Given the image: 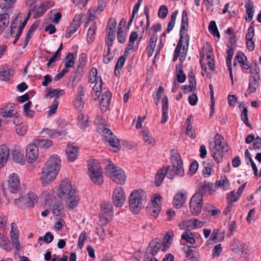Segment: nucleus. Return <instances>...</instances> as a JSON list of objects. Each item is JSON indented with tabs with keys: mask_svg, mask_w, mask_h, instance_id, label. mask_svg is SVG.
<instances>
[{
	"mask_svg": "<svg viewBox=\"0 0 261 261\" xmlns=\"http://www.w3.org/2000/svg\"><path fill=\"white\" fill-rule=\"evenodd\" d=\"M61 160L57 154L51 155L46 162L41 172V184L45 186L53 182L60 170Z\"/></svg>",
	"mask_w": 261,
	"mask_h": 261,
	"instance_id": "obj_1",
	"label": "nucleus"
},
{
	"mask_svg": "<svg viewBox=\"0 0 261 261\" xmlns=\"http://www.w3.org/2000/svg\"><path fill=\"white\" fill-rule=\"evenodd\" d=\"M60 190L59 196L66 201L69 208L73 209L77 205L80 198L75 188L72 186L68 179H64L61 181Z\"/></svg>",
	"mask_w": 261,
	"mask_h": 261,
	"instance_id": "obj_2",
	"label": "nucleus"
},
{
	"mask_svg": "<svg viewBox=\"0 0 261 261\" xmlns=\"http://www.w3.org/2000/svg\"><path fill=\"white\" fill-rule=\"evenodd\" d=\"M88 174L91 180L95 184L100 185L103 181L102 171L99 163L91 160L88 163Z\"/></svg>",
	"mask_w": 261,
	"mask_h": 261,
	"instance_id": "obj_3",
	"label": "nucleus"
},
{
	"mask_svg": "<svg viewBox=\"0 0 261 261\" xmlns=\"http://www.w3.org/2000/svg\"><path fill=\"white\" fill-rule=\"evenodd\" d=\"M105 174L116 184L122 185L124 184L125 181V175L124 171L117 168L113 163H109L107 166Z\"/></svg>",
	"mask_w": 261,
	"mask_h": 261,
	"instance_id": "obj_4",
	"label": "nucleus"
},
{
	"mask_svg": "<svg viewBox=\"0 0 261 261\" xmlns=\"http://www.w3.org/2000/svg\"><path fill=\"white\" fill-rule=\"evenodd\" d=\"M146 198L144 191L138 189L132 192V213L138 214L143 207L142 201Z\"/></svg>",
	"mask_w": 261,
	"mask_h": 261,
	"instance_id": "obj_5",
	"label": "nucleus"
},
{
	"mask_svg": "<svg viewBox=\"0 0 261 261\" xmlns=\"http://www.w3.org/2000/svg\"><path fill=\"white\" fill-rule=\"evenodd\" d=\"M37 201V197L34 193H29L15 199V204L22 209L33 207Z\"/></svg>",
	"mask_w": 261,
	"mask_h": 261,
	"instance_id": "obj_6",
	"label": "nucleus"
},
{
	"mask_svg": "<svg viewBox=\"0 0 261 261\" xmlns=\"http://www.w3.org/2000/svg\"><path fill=\"white\" fill-rule=\"evenodd\" d=\"M170 159L174 174L179 176H182L185 174L182 167V161L177 150L174 149L171 150Z\"/></svg>",
	"mask_w": 261,
	"mask_h": 261,
	"instance_id": "obj_7",
	"label": "nucleus"
},
{
	"mask_svg": "<svg viewBox=\"0 0 261 261\" xmlns=\"http://www.w3.org/2000/svg\"><path fill=\"white\" fill-rule=\"evenodd\" d=\"M113 216V206L110 202H103L101 204L99 221L102 225H107Z\"/></svg>",
	"mask_w": 261,
	"mask_h": 261,
	"instance_id": "obj_8",
	"label": "nucleus"
},
{
	"mask_svg": "<svg viewBox=\"0 0 261 261\" xmlns=\"http://www.w3.org/2000/svg\"><path fill=\"white\" fill-rule=\"evenodd\" d=\"M203 205V198L198 193H195L190 201V210L192 215L196 216L201 212Z\"/></svg>",
	"mask_w": 261,
	"mask_h": 261,
	"instance_id": "obj_9",
	"label": "nucleus"
},
{
	"mask_svg": "<svg viewBox=\"0 0 261 261\" xmlns=\"http://www.w3.org/2000/svg\"><path fill=\"white\" fill-rule=\"evenodd\" d=\"M210 149L215 161L220 163L222 161L223 154L228 151V147L225 143H223V145H218V146L211 143Z\"/></svg>",
	"mask_w": 261,
	"mask_h": 261,
	"instance_id": "obj_10",
	"label": "nucleus"
},
{
	"mask_svg": "<svg viewBox=\"0 0 261 261\" xmlns=\"http://www.w3.org/2000/svg\"><path fill=\"white\" fill-rule=\"evenodd\" d=\"M161 199V196L159 194H155L151 204L147 207L148 213L154 218L158 216L161 211V206L159 203Z\"/></svg>",
	"mask_w": 261,
	"mask_h": 261,
	"instance_id": "obj_11",
	"label": "nucleus"
},
{
	"mask_svg": "<svg viewBox=\"0 0 261 261\" xmlns=\"http://www.w3.org/2000/svg\"><path fill=\"white\" fill-rule=\"evenodd\" d=\"M112 201L116 207H121L125 201V196L121 187L116 188L113 192Z\"/></svg>",
	"mask_w": 261,
	"mask_h": 261,
	"instance_id": "obj_12",
	"label": "nucleus"
},
{
	"mask_svg": "<svg viewBox=\"0 0 261 261\" xmlns=\"http://www.w3.org/2000/svg\"><path fill=\"white\" fill-rule=\"evenodd\" d=\"M102 134L105 137V142L109 143L110 145L113 147L118 148L119 143L118 140L114 136L112 131L106 127L101 129Z\"/></svg>",
	"mask_w": 261,
	"mask_h": 261,
	"instance_id": "obj_13",
	"label": "nucleus"
},
{
	"mask_svg": "<svg viewBox=\"0 0 261 261\" xmlns=\"http://www.w3.org/2000/svg\"><path fill=\"white\" fill-rule=\"evenodd\" d=\"M163 244L154 241H151L147 248L144 255V259H149L150 257H153L160 250L162 249Z\"/></svg>",
	"mask_w": 261,
	"mask_h": 261,
	"instance_id": "obj_14",
	"label": "nucleus"
},
{
	"mask_svg": "<svg viewBox=\"0 0 261 261\" xmlns=\"http://www.w3.org/2000/svg\"><path fill=\"white\" fill-rule=\"evenodd\" d=\"M169 170V167H163L158 171L155 177V184L157 186H160L166 174H167L168 178L172 179L173 178V175L171 173L172 169L168 171Z\"/></svg>",
	"mask_w": 261,
	"mask_h": 261,
	"instance_id": "obj_15",
	"label": "nucleus"
},
{
	"mask_svg": "<svg viewBox=\"0 0 261 261\" xmlns=\"http://www.w3.org/2000/svg\"><path fill=\"white\" fill-rule=\"evenodd\" d=\"M130 35L129 36L128 38V43L127 45V47H126L124 54L120 56L115 65V69L114 71V74L116 76H118L120 74V71L119 70V69H121L125 61L126 58L127 57L128 54H129V51L130 50Z\"/></svg>",
	"mask_w": 261,
	"mask_h": 261,
	"instance_id": "obj_16",
	"label": "nucleus"
},
{
	"mask_svg": "<svg viewBox=\"0 0 261 261\" xmlns=\"http://www.w3.org/2000/svg\"><path fill=\"white\" fill-rule=\"evenodd\" d=\"M97 71L96 68L93 67L91 68L90 72V75L91 77H93L94 81H99V84L98 85V87L94 86L93 88V91L96 93L97 95V97H95L94 99L95 100H97L99 98V96L101 94V92H102V81L101 76L97 77Z\"/></svg>",
	"mask_w": 261,
	"mask_h": 261,
	"instance_id": "obj_17",
	"label": "nucleus"
},
{
	"mask_svg": "<svg viewBox=\"0 0 261 261\" xmlns=\"http://www.w3.org/2000/svg\"><path fill=\"white\" fill-rule=\"evenodd\" d=\"M38 156V148L34 143L28 145L26 149V158L31 163L34 162Z\"/></svg>",
	"mask_w": 261,
	"mask_h": 261,
	"instance_id": "obj_18",
	"label": "nucleus"
},
{
	"mask_svg": "<svg viewBox=\"0 0 261 261\" xmlns=\"http://www.w3.org/2000/svg\"><path fill=\"white\" fill-rule=\"evenodd\" d=\"M8 189L12 193H16L20 186V181L18 175L16 173L11 174L8 180Z\"/></svg>",
	"mask_w": 261,
	"mask_h": 261,
	"instance_id": "obj_19",
	"label": "nucleus"
},
{
	"mask_svg": "<svg viewBox=\"0 0 261 261\" xmlns=\"http://www.w3.org/2000/svg\"><path fill=\"white\" fill-rule=\"evenodd\" d=\"M67 159L69 161H75L79 154V148L73 144H68L66 148Z\"/></svg>",
	"mask_w": 261,
	"mask_h": 261,
	"instance_id": "obj_20",
	"label": "nucleus"
},
{
	"mask_svg": "<svg viewBox=\"0 0 261 261\" xmlns=\"http://www.w3.org/2000/svg\"><path fill=\"white\" fill-rule=\"evenodd\" d=\"M15 105L10 103L0 109V115L3 117H11L14 116L16 112L15 111Z\"/></svg>",
	"mask_w": 261,
	"mask_h": 261,
	"instance_id": "obj_21",
	"label": "nucleus"
},
{
	"mask_svg": "<svg viewBox=\"0 0 261 261\" xmlns=\"http://www.w3.org/2000/svg\"><path fill=\"white\" fill-rule=\"evenodd\" d=\"M111 97L112 94L109 91L107 90L101 94L99 102L102 111H106L107 107L109 105Z\"/></svg>",
	"mask_w": 261,
	"mask_h": 261,
	"instance_id": "obj_22",
	"label": "nucleus"
},
{
	"mask_svg": "<svg viewBox=\"0 0 261 261\" xmlns=\"http://www.w3.org/2000/svg\"><path fill=\"white\" fill-rule=\"evenodd\" d=\"M117 21L115 18L111 17L109 19L107 27V37L115 38L116 29Z\"/></svg>",
	"mask_w": 261,
	"mask_h": 261,
	"instance_id": "obj_23",
	"label": "nucleus"
},
{
	"mask_svg": "<svg viewBox=\"0 0 261 261\" xmlns=\"http://www.w3.org/2000/svg\"><path fill=\"white\" fill-rule=\"evenodd\" d=\"M245 7L246 9V14L247 15L245 17V20L247 22H250L253 18L254 13V5L251 0H246L245 2Z\"/></svg>",
	"mask_w": 261,
	"mask_h": 261,
	"instance_id": "obj_24",
	"label": "nucleus"
},
{
	"mask_svg": "<svg viewBox=\"0 0 261 261\" xmlns=\"http://www.w3.org/2000/svg\"><path fill=\"white\" fill-rule=\"evenodd\" d=\"M9 156V149L6 144H3L0 147V168L3 167Z\"/></svg>",
	"mask_w": 261,
	"mask_h": 261,
	"instance_id": "obj_25",
	"label": "nucleus"
},
{
	"mask_svg": "<svg viewBox=\"0 0 261 261\" xmlns=\"http://www.w3.org/2000/svg\"><path fill=\"white\" fill-rule=\"evenodd\" d=\"M187 199L186 194L179 192L177 193L174 197L173 203L175 207L177 208H181Z\"/></svg>",
	"mask_w": 261,
	"mask_h": 261,
	"instance_id": "obj_26",
	"label": "nucleus"
},
{
	"mask_svg": "<svg viewBox=\"0 0 261 261\" xmlns=\"http://www.w3.org/2000/svg\"><path fill=\"white\" fill-rule=\"evenodd\" d=\"M13 160L19 163H23V152L19 146H14L12 149Z\"/></svg>",
	"mask_w": 261,
	"mask_h": 261,
	"instance_id": "obj_27",
	"label": "nucleus"
},
{
	"mask_svg": "<svg viewBox=\"0 0 261 261\" xmlns=\"http://www.w3.org/2000/svg\"><path fill=\"white\" fill-rule=\"evenodd\" d=\"M212 186V184L210 182H201L199 184L198 191L195 193L199 194L203 198L204 195L211 192L213 189Z\"/></svg>",
	"mask_w": 261,
	"mask_h": 261,
	"instance_id": "obj_28",
	"label": "nucleus"
},
{
	"mask_svg": "<svg viewBox=\"0 0 261 261\" xmlns=\"http://www.w3.org/2000/svg\"><path fill=\"white\" fill-rule=\"evenodd\" d=\"M162 117L161 121V123H165L168 118V99L167 96H165L162 99Z\"/></svg>",
	"mask_w": 261,
	"mask_h": 261,
	"instance_id": "obj_29",
	"label": "nucleus"
},
{
	"mask_svg": "<svg viewBox=\"0 0 261 261\" xmlns=\"http://www.w3.org/2000/svg\"><path fill=\"white\" fill-rule=\"evenodd\" d=\"M34 144L37 148L47 149L53 145L51 140L46 139H37L34 141Z\"/></svg>",
	"mask_w": 261,
	"mask_h": 261,
	"instance_id": "obj_30",
	"label": "nucleus"
},
{
	"mask_svg": "<svg viewBox=\"0 0 261 261\" xmlns=\"http://www.w3.org/2000/svg\"><path fill=\"white\" fill-rule=\"evenodd\" d=\"M259 75L253 76L250 75L249 80V90L251 92L256 91V88L258 86Z\"/></svg>",
	"mask_w": 261,
	"mask_h": 261,
	"instance_id": "obj_31",
	"label": "nucleus"
},
{
	"mask_svg": "<svg viewBox=\"0 0 261 261\" xmlns=\"http://www.w3.org/2000/svg\"><path fill=\"white\" fill-rule=\"evenodd\" d=\"M196 248L194 246H187L182 248V250L186 254V257L192 258L193 261H197V258L194 257V252L196 251Z\"/></svg>",
	"mask_w": 261,
	"mask_h": 261,
	"instance_id": "obj_32",
	"label": "nucleus"
},
{
	"mask_svg": "<svg viewBox=\"0 0 261 261\" xmlns=\"http://www.w3.org/2000/svg\"><path fill=\"white\" fill-rule=\"evenodd\" d=\"M13 74V71L8 66L4 67L0 71V79L2 81L9 80L10 77Z\"/></svg>",
	"mask_w": 261,
	"mask_h": 261,
	"instance_id": "obj_33",
	"label": "nucleus"
},
{
	"mask_svg": "<svg viewBox=\"0 0 261 261\" xmlns=\"http://www.w3.org/2000/svg\"><path fill=\"white\" fill-rule=\"evenodd\" d=\"M0 247L6 251H10L12 246L8 238L0 233Z\"/></svg>",
	"mask_w": 261,
	"mask_h": 261,
	"instance_id": "obj_34",
	"label": "nucleus"
},
{
	"mask_svg": "<svg viewBox=\"0 0 261 261\" xmlns=\"http://www.w3.org/2000/svg\"><path fill=\"white\" fill-rule=\"evenodd\" d=\"M9 15L5 13L0 15V34H2L7 27L9 22Z\"/></svg>",
	"mask_w": 261,
	"mask_h": 261,
	"instance_id": "obj_35",
	"label": "nucleus"
},
{
	"mask_svg": "<svg viewBox=\"0 0 261 261\" xmlns=\"http://www.w3.org/2000/svg\"><path fill=\"white\" fill-rule=\"evenodd\" d=\"M173 235L174 234L173 231H168L166 233L163 239V244L164 245V249H162V251H166V247L167 248H169L170 245L172 242Z\"/></svg>",
	"mask_w": 261,
	"mask_h": 261,
	"instance_id": "obj_36",
	"label": "nucleus"
},
{
	"mask_svg": "<svg viewBox=\"0 0 261 261\" xmlns=\"http://www.w3.org/2000/svg\"><path fill=\"white\" fill-rule=\"evenodd\" d=\"M245 158L247 164H248V162H249L251 164L252 169L254 171V174L255 176H257L258 175V169L257 168L253 161L251 157L250 153L248 149H246L245 151Z\"/></svg>",
	"mask_w": 261,
	"mask_h": 261,
	"instance_id": "obj_37",
	"label": "nucleus"
},
{
	"mask_svg": "<svg viewBox=\"0 0 261 261\" xmlns=\"http://www.w3.org/2000/svg\"><path fill=\"white\" fill-rule=\"evenodd\" d=\"M88 116L81 114L78 116V125L81 128H85L88 126Z\"/></svg>",
	"mask_w": 261,
	"mask_h": 261,
	"instance_id": "obj_38",
	"label": "nucleus"
},
{
	"mask_svg": "<svg viewBox=\"0 0 261 261\" xmlns=\"http://www.w3.org/2000/svg\"><path fill=\"white\" fill-rule=\"evenodd\" d=\"M208 31L214 36H216L218 38H220V35L215 21L213 20L210 22L208 26Z\"/></svg>",
	"mask_w": 261,
	"mask_h": 261,
	"instance_id": "obj_39",
	"label": "nucleus"
},
{
	"mask_svg": "<svg viewBox=\"0 0 261 261\" xmlns=\"http://www.w3.org/2000/svg\"><path fill=\"white\" fill-rule=\"evenodd\" d=\"M64 94V90L61 89H49L48 90L47 95L50 97V98L56 97V99H57L60 96L63 95Z\"/></svg>",
	"mask_w": 261,
	"mask_h": 261,
	"instance_id": "obj_40",
	"label": "nucleus"
},
{
	"mask_svg": "<svg viewBox=\"0 0 261 261\" xmlns=\"http://www.w3.org/2000/svg\"><path fill=\"white\" fill-rule=\"evenodd\" d=\"M96 31V26L95 24H92L89 29L87 33V41L89 43L93 42Z\"/></svg>",
	"mask_w": 261,
	"mask_h": 261,
	"instance_id": "obj_41",
	"label": "nucleus"
},
{
	"mask_svg": "<svg viewBox=\"0 0 261 261\" xmlns=\"http://www.w3.org/2000/svg\"><path fill=\"white\" fill-rule=\"evenodd\" d=\"M63 204L61 202H57L53 206V214L56 216H60L62 214Z\"/></svg>",
	"mask_w": 261,
	"mask_h": 261,
	"instance_id": "obj_42",
	"label": "nucleus"
},
{
	"mask_svg": "<svg viewBox=\"0 0 261 261\" xmlns=\"http://www.w3.org/2000/svg\"><path fill=\"white\" fill-rule=\"evenodd\" d=\"M32 11L34 13L33 18L35 19L41 17L46 11L45 9H43L41 5L39 7L34 6Z\"/></svg>",
	"mask_w": 261,
	"mask_h": 261,
	"instance_id": "obj_43",
	"label": "nucleus"
},
{
	"mask_svg": "<svg viewBox=\"0 0 261 261\" xmlns=\"http://www.w3.org/2000/svg\"><path fill=\"white\" fill-rule=\"evenodd\" d=\"M157 40V37L155 36H152L150 38L149 40V45L148 48V56H151L155 47L156 42Z\"/></svg>",
	"mask_w": 261,
	"mask_h": 261,
	"instance_id": "obj_44",
	"label": "nucleus"
},
{
	"mask_svg": "<svg viewBox=\"0 0 261 261\" xmlns=\"http://www.w3.org/2000/svg\"><path fill=\"white\" fill-rule=\"evenodd\" d=\"M66 60L65 62V66L66 68H70L73 66L74 64V58L72 53H68L65 57Z\"/></svg>",
	"mask_w": 261,
	"mask_h": 261,
	"instance_id": "obj_45",
	"label": "nucleus"
},
{
	"mask_svg": "<svg viewBox=\"0 0 261 261\" xmlns=\"http://www.w3.org/2000/svg\"><path fill=\"white\" fill-rule=\"evenodd\" d=\"M216 185L218 187H222L224 190H227L229 186V182L226 176H223L216 181Z\"/></svg>",
	"mask_w": 261,
	"mask_h": 261,
	"instance_id": "obj_46",
	"label": "nucleus"
},
{
	"mask_svg": "<svg viewBox=\"0 0 261 261\" xmlns=\"http://www.w3.org/2000/svg\"><path fill=\"white\" fill-rule=\"evenodd\" d=\"M141 134L145 143L148 144H151L152 143L153 139L151 137V134L149 130H142Z\"/></svg>",
	"mask_w": 261,
	"mask_h": 261,
	"instance_id": "obj_47",
	"label": "nucleus"
},
{
	"mask_svg": "<svg viewBox=\"0 0 261 261\" xmlns=\"http://www.w3.org/2000/svg\"><path fill=\"white\" fill-rule=\"evenodd\" d=\"M176 78L177 82L182 83L186 79V74L184 73L183 70L181 67L176 69Z\"/></svg>",
	"mask_w": 261,
	"mask_h": 261,
	"instance_id": "obj_48",
	"label": "nucleus"
},
{
	"mask_svg": "<svg viewBox=\"0 0 261 261\" xmlns=\"http://www.w3.org/2000/svg\"><path fill=\"white\" fill-rule=\"evenodd\" d=\"M45 131L49 135L54 138H58L62 136H65L66 134L65 130H63L61 132L55 129L49 130L48 129H46Z\"/></svg>",
	"mask_w": 261,
	"mask_h": 261,
	"instance_id": "obj_49",
	"label": "nucleus"
},
{
	"mask_svg": "<svg viewBox=\"0 0 261 261\" xmlns=\"http://www.w3.org/2000/svg\"><path fill=\"white\" fill-rule=\"evenodd\" d=\"M181 237V239L186 240L187 242L191 244L195 243V240L192 233L189 234L188 232H184L182 234Z\"/></svg>",
	"mask_w": 261,
	"mask_h": 261,
	"instance_id": "obj_50",
	"label": "nucleus"
},
{
	"mask_svg": "<svg viewBox=\"0 0 261 261\" xmlns=\"http://www.w3.org/2000/svg\"><path fill=\"white\" fill-rule=\"evenodd\" d=\"M11 239L12 240V242L15 247L16 250L17 251L20 250V243L18 241V235L17 232L10 233Z\"/></svg>",
	"mask_w": 261,
	"mask_h": 261,
	"instance_id": "obj_51",
	"label": "nucleus"
},
{
	"mask_svg": "<svg viewBox=\"0 0 261 261\" xmlns=\"http://www.w3.org/2000/svg\"><path fill=\"white\" fill-rule=\"evenodd\" d=\"M16 0H3L0 2V8L2 9H8L15 3Z\"/></svg>",
	"mask_w": 261,
	"mask_h": 261,
	"instance_id": "obj_52",
	"label": "nucleus"
},
{
	"mask_svg": "<svg viewBox=\"0 0 261 261\" xmlns=\"http://www.w3.org/2000/svg\"><path fill=\"white\" fill-rule=\"evenodd\" d=\"M54 240V236L50 232H46L43 237H40L38 239V242L40 241L43 240L46 243L51 242Z\"/></svg>",
	"mask_w": 261,
	"mask_h": 261,
	"instance_id": "obj_53",
	"label": "nucleus"
},
{
	"mask_svg": "<svg viewBox=\"0 0 261 261\" xmlns=\"http://www.w3.org/2000/svg\"><path fill=\"white\" fill-rule=\"evenodd\" d=\"M79 28L74 24H71L70 25L66 30L65 33V37L67 38H70L77 30Z\"/></svg>",
	"mask_w": 261,
	"mask_h": 261,
	"instance_id": "obj_54",
	"label": "nucleus"
},
{
	"mask_svg": "<svg viewBox=\"0 0 261 261\" xmlns=\"http://www.w3.org/2000/svg\"><path fill=\"white\" fill-rule=\"evenodd\" d=\"M241 119L243 122L248 127L251 126L248 118V111L246 108H243V110L241 115Z\"/></svg>",
	"mask_w": 261,
	"mask_h": 261,
	"instance_id": "obj_55",
	"label": "nucleus"
},
{
	"mask_svg": "<svg viewBox=\"0 0 261 261\" xmlns=\"http://www.w3.org/2000/svg\"><path fill=\"white\" fill-rule=\"evenodd\" d=\"M138 38V34L137 33L135 32H132V50H136L138 49V45L139 44V42L141 40V38L137 41L136 43V45L133 46V44L134 43V42L136 41L137 39Z\"/></svg>",
	"mask_w": 261,
	"mask_h": 261,
	"instance_id": "obj_56",
	"label": "nucleus"
},
{
	"mask_svg": "<svg viewBox=\"0 0 261 261\" xmlns=\"http://www.w3.org/2000/svg\"><path fill=\"white\" fill-rule=\"evenodd\" d=\"M59 105V101L57 100V99H55L53 103H51V106H50L49 110L47 111L48 115L49 116L52 115L53 114H54L58 108Z\"/></svg>",
	"mask_w": 261,
	"mask_h": 261,
	"instance_id": "obj_57",
	"label": "nucleus"
},
{
	"mask_svg": "<svg viewBox=\"0 0 261 261\" xmlns=\"http://www.w3.org/2000/svg\"><path fill=\"white\" fill-rule=\"evenodd\" d=\"M125 34L124 30H122L121 28H118L117 31V39L119 43H123L125 41Z\"/></svg>",
	"mask_w": 261,
	"mask_h": 261,
	"instance_id": "obj_58",
	"label": "nucleus"
},
{
	"mask_svg": "<svg viewBox=\"0 0 261 261\" xmlns=\"http://www.w3.org/2000/svg\"><path fill=\"white\" fill-rule=\"evenodd\" d=\"M168 13V9L167 7L165 5H162L159 10L158 15L159 16L162 18H165Z\"/></svg>",
	"mask_w": 261,
	"mask_h": 261,
	"instance_id": "obj_59",
	"label": "nucleus"
},
{
	"mask_svg": "<svg viewBox=\"0 0 261 261\" xmlns=\"http://www.w3.org/2000/svg\"><path fill=\"white\" fill-rule=\"evenodd\" d=\"M180 39L178 41H180L182 44V42L186 43L187 46H189L190 37L188 34L186 33H179Z\"/></svg>",
	"mask_w": 261,
	"mask_h": 261,
	"instance_id": "obj_60",
	"label": "nucleus"
},
{
	"mask_svg": "<svg viewBox=\"0 0 261 261\" xmlns=\"http://www.w3.org/2000/svg\"><path fill=\"white\" fill-rule=\"evenodd\" d=\"M189 222L193 225V226L192 227L193 229H196L198 227H201L204 225V222L203 221H199L197 219H191L189 220Z\"/></svg>",
	"mask_w": 261,
	"mask_h": 261,
	"instance_id": "obj_61",
	"label": "nucleus"
},
{
	"mask_svg": "<svg viewBox=\"0 0 261 261\" xmlns=\"http://www.w3.org/2000/svg\"><path fill=\"white\" fill-rule=\"evenodd\" d=\"M254 35V27L252 25H250L247 30V33L246 34L245 40H252Z\"/></svg>",
	"mask_w": 261,
	"mask_h": 261,
	"instance_id": "obj_62",
	"label": "nucleus"
},
{
	"mask_svg": "<svg viewBox=\"0 0 261 261\" xmlns=\"http://www.w3.org/2000/svg\"><path fill=\"white\" fill-rule=\"evenodd\" d=\"M224 138L220 135L217 134L215 137V140L213 143H212L213 145L218 146V145H223Z\"/></svg>",
	"mask_w": 261,
	"mask_h": 261,
	"instance_id": "obj_63",
	"label": "nucleus"
},
{
	"mask_svg": "<svg viewBox=\"0 0 261 261\" xmlns=\"http://www.w3.org/2000/svg\"><path fill=\"white\" fill-rule=\"evenodd\" d=\"M222 252V247L220 244H217L215 246L213 250V257H219Z\"/></svg>",
	"mask_w": 261,
	"mask_h": 261,
	"instance_id": "obj_64",
	"label": "nucleus"
}]
</instances>
